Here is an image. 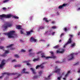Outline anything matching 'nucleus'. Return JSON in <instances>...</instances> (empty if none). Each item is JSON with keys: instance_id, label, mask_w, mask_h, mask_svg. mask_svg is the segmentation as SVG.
Returning a JSON list of instances; mask_svg holds the SVG:
<instances>
[{"instance_id": "49530a36", "label": "nucleus", "mask_w": 80, "mask_h": 80, "mask_svg": "<svg viewBox=\"0 0 80 80\" xmlns=\"http://www.w3.org/2000/svg\"><path fill=\"white\" fill-rule=\"evenodd\" d=\"M69 36L71 37V38H73V35L70 34Z\"/></svg>"}, {"instance_id": "bf43d9fd", "label": "nucleus", "mask_w": 80, "mask_h": 80, "mask_svg": "<svg viewBox=\"0 0 80 80\" xmlns=\"http://www.w3.org/2000/svg\"><path fill=\"white\" fill-rule=\"evenodd\" d=\"M15 67H18V65H15Z\"/></svg>"}, {"instance_id": "0e129e2a", "label": "nucleus", "mask_w": 80, "mask_h": 80, "mask_svg": "<svg viewBox=\"0 0 80 80\" xmlns=\"http://www.w3.org/2000/svg\"><path fill=\"white\" fill-rule=\"evenodd\" d=\"M78 53H75V55H78Z\"/></svg>"}, {"instance_id": "c9c22d12", "label": "nucleus", "mask_w": 80, "mask_h": 80, "mask_svg": "<svg viewBox=\"0 0 80 80\" xmlns=\"http://www.w3.org/2000/svg\"><path fill=\"white\" fill-rule=\"evenodd\" d=\"M29 62V61H24L23 62V63H28Z\"/></svg>"}, {"instance_id": "6e6552de", "label": "nucleus", "mask_w": 80, "mask_h": 80, "mask_svg": "<svg viewBox=\"0 0 80 80\" xmlns=\"http://www.w3.org/2000/svg\"><path fill=\"white\" fill-rule=\"evenodd\" d=\"M64 51H65V50L62 49V51H59L58 50L57 51V53H64Z\"/></svg>"}, {"instance_id": "f8f14e48", "label": "nucleus", "mask_w": 80, "mask_h": 80, "mask_svg": "<svg viewBox=\"0 0 80 80\" xmlns=\"http://www.w3.org/2000/svg\"><path fill=\"white\" fill-rule=\"evenodd\" d=\"M25 70L26 69L25 68H24L23 70L21 72V73L23 74V73H28V72H26Z\"/></svg>"}, {"instance_id": "a211bd4d", "label": "nucleus", "mask_w": 80, "mask_h": 80, "mask_svg": "<svg viewBox=\"0 0 80 80\" xmlns=\"http://www.w3.org/2000/svg\"><path fill=\"white\" fill-rule=\"evenodd\" d=\"M5 73H7V72H5L3 73H2V75L1 76H0V79H1V78L2 79H3V77H4V75H7V74H4Z\"/></svg>"}, {"instance_id": "39448f33", "label": "nucleus", "mask_w": 80, "mask_h": 80, "mask_svg": "<svg viewBox=\"0 0 80 80\" xmlns=\"http://www.w3.org/2000/svg\"><path fill=\"white\" fill-rule=\"evenodd\" d=\"M4 74H6L7 75H18V73L17 72H16V73L13 72L12 73L5 72V73H4Z\"/></svg>"}, {"instance_id": "7ed1b4c3", "label": "nucleus", "mask_w": 80, "mask_h": 80, "mask_svg": "<svg viewBox=\"0 0 80 80\" xmlns=\"http://www.w3.org/2000/svg\"><path fill=\"white\" fill-rule=\"evenodd\" d=\"M49 52L51 53V57L49 56L45 57L46 59H48L49 58H55L56 57L54 56V53L53 51L50 52Z\"/></svg>"}, {"instance_id": "69168bd1", "label": "nucleus", "mask_w": 80, "mask_h": 80, "mask_svg": "<svg viewBox=\"0 0 80 80\" xmlns=\"http://www.w3.org/2000/svg\"><path fill=\"white\" fill-rule=\"evenodd\" d=\"M59 61H56V63H59Z\"/></svg>"}, {"instance_id": "72a5a7b5", "label": "nucleus", "mask_w": 80, "mask_h": 80, "mask_svg": "<svg viewBox=\"0 0 80 80\" xmlns=\"http://www.w3.org/2000/svg\"><path fill=\"white\" fill-rule=\"evenodd\" d=\"M79 62H78L77 63H75L74 64V65H79Z\"/></svg>"}, {"instance_id": "de8ad7c7", "label": "nucleus", "mask_w": 80, "mask_h": 80, "mask_svg": "<svg viewBox=\"0 0 80 80\" xmlns=\"http://www.w3.org/2000/svg\"><path fill=\"white\" fill-rule=\"evenodd\" d=\"M41 57H42V58H45V56L44 55H43L41 56Z\"/></svg>"}, {"instance_id": "bb28decb", "label": "nucleus", "mask_w": 80, "mask_h": 80, "mask_svg": "<svg viewBox=\"0 0 80 80\" xmlns=\"http://www.w3.org/2000/svg\"><path fill=\"white\" fill-rule=\"evenodd\" d=\"M12 18H14L15 19H18L19 18L18 17L16 16H13Z\"/></svg>"}, {"instance_id": "4d7b16f0", "label": "nucleus", "mask_w": 80, "mask_h": 80, "mask_svg": "<svg viewBox=\"0 0 80 80\" xmlns=\"http://www.w3.org/2000/svg\"><path fill=\"white\" fill-rule=\"evenodd\" d=\"M41 55H42H42H44V53H42L41 54Z\"/></svg>"}, {"instance_id": "1a4fd4ad", "label": "nucleus", "mask_w": 80, "mask_h": 80, "mask_svg": "<svg viewBox=\"0 0 80 80\" xmlns=\"http://www.w3.org/2000/svg\"><path fill=\"white\" fill-rule=\"evenodd\" d=\"M30 41L31 42H37V40L35 39V38H33V37H31V39H30Z\"/></svg>"}, {"instance_id": "aec40b11", "label": "nucleus", "mask_w": 80, "mask_h": 80, "mask_svg": "<svg viewBox=\"0 0 80 80\" xmlns=\"http://www.w3.org/2000/svg\"><path fill=\"white\" fill-rule=\"evenodd\" d=\"M30 69L32 70L33 72V74H35V73H36V72H35V69H33V68H31Z\"/></svg>"}, {"instance_id": "2eb2a0df", "label": "nucleus", "mask_w": 80, "mask_h": 80, "mask_svg": "<svg viewBox=\"0 0 80 80\" xmlns=\"http://www.w3.org/2000/svg\"><path fill=\"white\" fill-rule=\"evenodd\" d=\"M16 28H17V29H18V30H20V29L21 30V29H22V26L20 25L16 26Z\"/></svg>"}, {"instance_id": "f3484780", "label": "nucleus", "mask_w": 80, "mask_h": 80, "mask_svg": "<svg viewBox=\"0 0 80 80\" xmlns=\"http://www.w3.org/2000/svg\"><path fill=\"white\" fill-rule=\"evenodd\" d=\"M54 72H55V73H59L60 72V69H57Z\"/></svg>"}, {"instance_id": "e433bc0d", "label": "nucleus", "mask_w": 80, "mask_h": 80, "mask_svg": "<svg viewBox=\"0 0 80 80\" xmlns=\"http://www.w3.org/2000/svg\"><path fill=\"white\" fill-rule=\"evenodd\" d=\"M42 52V51H39L37 53V54H40V53H41Z\"/></svg>"}, {"instance_id": "a19ab883", "label": "nucleus", "mask_w": 80, "mask_h": 80, "mask_svg": "<svg viewBox=\"0 0 80 80\" xmlns=\"http://www.w3.org/2000/svg\"><path fill=\"white\" fill-rule=\"evenodd\" d=\"M39 74H40V75H42V71H40L39 73Z\"/></svg>"}, {"instance_id": "37998d69", "label": "nucleus", "mask_w": 80, "mask_h": 80, "mask_svg": "<svg viewBox=\"0 0 80 80\" xmlns=\"http://www.w3.org/2000/svg\"><path fill=\"white\" fill-rule=\"evenodd\" d=\"M67 43H66L65 45L64 46H63V48H66V47L67 46V44H66Z\"/></svg>"}, {"instance_id": "603ef678", "label": "nucleus", "mask_w": 80, "mask_h": 80, "mask_svg": "<svg viewBox=\"0 0 80 80\" xmlns=\"http://www.w3.org/2000/svg\"><path fill=\"white\" fill-rule=\"evenodd\" d=\"M60 78H61V77H59L58 78V80H60Z\"/></svg>"}, {"instance_id": "c85d7f7f", "label": "nucleus", "mask_w": 80, "mask_h": 80, "mask_svg": "<svg viewBox=\"0 0 80 80\" xmlns=\"http://www.w3.org/2000/svg\"><path fill=\"white\" fill-rule=\"evenodd\" d=\"M14 57H16V58H20V57L19 56H18V55L17 54L15 55Z\"/></svg>"}, {"instance_id": "5fc2aeb1", "label": "nucleus", "mask_w": 80, "mask_h": 80, "mask_svg": "<svg viewBox=\"0 0 80 80\" xmlns=\"http://www.w3.org/2000/svg\"><path fill=\"white\" fill-rule=\"evenodd\" d=\"M68 74L67 73L65 76V77H67L68 76Z\"/></svg>"}, {"instance_id": "09e8293b", "label": "nucleus", "mask_w": 80, "mask_h": 80, "mask_svg": "<svg viewBox=\"0 0 80 80\" xmlns=\"http://www.w3.org/2000/svg\"><path fill=\"white\" fill-rule=\"evenodd\" d=\"M33 55V53H31L29 54L30 56H32V55Z\"/></svg>"}, {"instance_id": "13d9d810", "label": "nucleus", "mask_w": 80, "mask_h": 80, "mask_svg": "<svg viewBox=\"0 0 80 80\" xmlns=\"http://www.w3.org/2000/svg\"><path fill=\"white\" fill-rule=\"evenodd\" d=\"M2 9L3 10H6V8H5V7H4Z\"/></svg>"}, {"instance_id": "f704fd0d", "label": "nucleus", "mask_w": 80, "mask_h": 80, "mask_svg": "<svg viewBox=\"0 0 80 80\" xmlns=\"http://www.w3.org/2000/svg\"><path fill=\"white\" fill-rule=\"evenodd\" d=\"M39 67H40V65H37L36 67V69H37L38 68H39Z\"/></svg>"}, {"instance_id": "774afa93", "label": "nucleus", "mask_w": 80, "mask_h": 80, "mask_svg": "<svg viewBox=\"0 0 80 80\" xmlns=\"http://www.w3.org/2000/svg\"><path fill=\"white\" fill-rule=\"evenodd\" d=\"M78 80H80V78H78Z\"/></svg>"}, {"instance_id": "cd10ccee", "label": "nucleus", "mask_w": 80, "mask_h": 80, "mask_svg": "<svg viewBox=\"0 0 80 80\" xmlns=\"http://www.w3.org/2000/svg\"><path fill=\"white\" fill-rule=\"evenodd\" d=\"M9 1H10V0H5L3 1V3H7Z\"/></svg>"}, {"instance_id": "864d4df0", "label": "nucleus", "mask_w": 80, "mask_h": 80, "mask_svg": "<svg viewBox=\"0 0 80 80\" xmlns=\"http://www.w3.org/2000/svg\"><path fill=\"white\" fill-rule=\"evenodd\" d=\"M27 65H30V64L27 62Z\"/></svg>"}, {"instance_id": "7c9ffc66", "label": "nucleus", "mask_w": 80, "mask_h": 80, "mask_svg": "<svg viewBox=\"0 0 80 80\" xmlns=\"http://www.w3.org/2000/svg\"><path fill=\"white\" fill-rule=\"evenodd\" d=\"M40 29H44V27L43 26H41L39 28V30H40Z\"/></svg>"}, {"instance_id": "8fccbe9b", "label": "nucleus", "mask_w": 80, "mask_h": 80, "mask_svg": "<svg viewBox=\"0 0 80 80\" xmlns=\"http://www.w3.org/2000/svg\"><path fill=\"white\" fill-rule=\"evenodd\" d=\"M21 67V65L19 64L18 65V67Z\"/></svg>"}, {"instance_id": "338daca9", "label": "nucleus", "mask_w": 80, "mask_h": 80, "mask_svg": "<svg viewBox=\"0 0 80 80\" xmlns=\"http://www.w3.org/2000/svg\"><path fill=\"white\" fill-rule=\"evenodd\" d=\"M80 10V8H78V10Z\"/></svg>"}, {"instance_id": "4be33fe9", "label": "nucleus", "mask_w": 80, "mask_h": 80, "mask_svg": "<svg viewBox=\"0 0 80 80\" xmlns=\"http://www.w3.org/2000/svg\"><path fill=\"white\" fill-rule=\"evenodd\" d=\"M43 20L44 21H45L46 22H47L48 23L49 22V21L47 20V18H44Z\"/></svg>"}, {"instance_id": "ea45409f", "label": "nucleus", "mask_w": 80, "mask_h": 80, "mask_svg": "<svg viewBox=\"0 0 80 80\" xmlns=\"http://www.w3.org/2000/svg\"><path fill=\"white\" fill-rule=\"evenodd\" d=\"M64 30L65 32H67V29L66 28H64Z\"/></svg>"}, {"instance_id": "393cba45", "label": "nucleus", "mask_w": 80, "mask_h": 80, "mask_svg": "<svg viewBox=\"0 0 80 80\" xmlns=\"http://www.w3.org/2000/svg\"><path fill=\"white\" fill-rule=\"evenodd\" d=\"M39 60V58H34L33 59V62H35L36 61H38Z\"/></svg>"}, {"instance_id": "ddd939ff", "label": "nucleus", "mask_w": 80, "mask_h": 80, "mask_svg": "<svg viewBox=\"0 0 80 80\" xmlns=\"http://www.w3.org/2000/svg\"><path fill=\"white\" fill-rule=\"evenodd\" d=\"M8 53H9V51H8L6 50L5 52V53H4L3 55H2V57H6V56H7L6 54L7 53L8 54Z\"/></svg>"}, {"instance_id": "5701e85b", "label": "nucleus", "mask_w": 80, "mask_h": 80, "mask_svg": "<svg viewBox=\"0 0 80 80\" xmlns=\"http://www.w3.org/2000/svg\"><path fill=\"white\" fill-rule=\"evenodd\" d=\"M43 64H44V63H42V64L39 65L40 67L41 68H44V66L43 65Z\"/></svg>"}, {"instance_id": "6e6d98bb", "label": "nucleus", "mask_w": 80, "mask_h": 80, "mask_svg": "<svg viewBox=\"0 0 80 80\" xmlns=\"http://www.w3.org/2000/svg\"><path fill=\"white\" fill-rule=\"evenodd\" d=\"M32 49H30L29 50V52H31V51H32Z\"/></svg>"}, {"instance_id": "473e14b6", "label": "nucleus", "mask_w": 80, "mask_h": 80, "mask_svg": "<svg viewBox=\"0 0 80 80\" xmlns=\"http://www.w3.org/2000/svg\"><path fill=\"white\" fill-rule=\"evenodd\" d=\"M38 78V76H35L33 77V79H35V78Z\"/></svg>"}, {"instance_id": "4468645a", "label": "nucleus", "mask_w": 80, "mask_h": 80, "mask_svg": "<svg viewBox=\"0 0 80 80\" xmlns=\"http://www.w3.org/2000/svg\"><path fill=\"white\" fill-rule=\"evenodd\" d=\"M6 24L8 25V27H10L12 26V24L10 23V22H6Z\"/></svg>"}, {"instance_id": "c03bdc74", "label": "nucleus", "mask_w": 80, "mask_h": 80, "mask_svg": "<svg viewBox=\"0 0 80 80\" xmlns=\"http://www.w3.org/2000/svg\"><path fill=\"white\" fill-rule=\"evenodd\" d=\"M52 28L53 29H55V28H56V27H55V26H52Z\"/></svg>"}, {"instance_id": "9d476101", "label": "nucleus", "mask_w": 80, "mask_h": 80, "mask_svg": "<svg viewBox=\"0 0 80 80\" xmlns=\"http://www.w3.org/2000/svg\"><path fill=\"white\" fill-rule=\"evenodd\" d=\"M34 32H33V31L32 30H31L29 32H27V35H30L31 34V33H32Z\"/></svg>"}, {"instance_id": "2f4dec72", "label": "nucleus", "mask_w": 80, "mask_h": 80, "mask_svg": "<svg viewBox=\"0 0 80 80\" xmlns=\"http://www.w3.org/2000/svg\"><path fill=\"white\" fill-rule=\"evenodd\" d=\"M12 45H13V44H11L10 45L6 46V48H10V47H12Z\"/></svg>"}, {"instance_id": "680f3d73", "label": "nucleus", "mask_w": 80, "mask_h": 80, "mask_svg": "<svg viewBox=\"0 0 80 80\" xmlns=\"http://www.w3.org/2000/svg\"><path fill=\"white\" fill-rule=\"evenodd\" d=\"M20 42H23V41L22 39H20Z\"/></svg>"}, {"instance_id": "e2e57ef3", "label": "nucleus", "mask_w": 80, "mask_h": 80, "mask_svg": "<svg viewBox=\"0 0 80 80\" xmlns=\"http://www.w3.org/2000/svg\"><path fill=\"white\" fill-rule=\"evenodd\" d=\"M80 32H79L78 34V35H80Z\"/></svg>"}, {"instance_id": "dca6fc26", "label": "nucleus", "mask_w": 80, "mask_h": 80, "mask_svg": "<svg viewBox=\"0 0 80 80\" xmlns=\"http://www.w3.org/2000/svg\"><path fill=\"white\" fill-rule=\"evenodd\" d=\"M17 75H17V77L14 78V79H16L17 78H18L19 77H21V76H22V74H17Z\"/></svg>"}, {"instance_id": "f03ea898", "label": "nucleus", "mask_w": 80, "mask_h": 80, "mask_svg": "<svg viewBox=\"0 0 80 80\" xmlns=\"http://www.w3.org/2000/svg\"><path fill=\"white\" fill-rule=\"evenodd\" d=\"M12 17H13V15L11 14H8L7 15L2 14L0 15V18L1 20H2V18H11Z\"/></svg>"}, {"instance_id": "412c9836", "label": "nucleus", "mask_w": 80, "mask_h": 80, "mask_svg": "<svg viewBox=\"0 0 80 80\" xmlns=\"http://www.w3.org/2000/svg\"><path fill=\"white\" fill-rule=\"evenodd\" d=\"M20 32L21 34H23V32H24V29L22 28L20 30Z\"/></svg>"}, {"instance_id": "20e7f679", "label": "nucleus", "mask_w": 80, "mask_h": 80, "mask_svg": "<svg viewBox=\"0 0 80 80\" xmlns=\"http://www.w3.org/2000/svg\"><path fill=\"white\" fill-rule=\"evenodd\" d=\"M5 59H3L2 61L1 64H0V68H3V67H4L5 65Z\"/></svg>"}, {"instance_id": "a18cd8bd", "label": "nucleus", "mask_w": 80, "mask_h": 80, "mask_svg": "<svg viewBox=\"0 0 80 80\" xmlns=\"http://www.w3.org/2000/svg\"><path fill=\"white\" fill-rule=\"evenodd\" d=\"M63 35H64V34L62 33L61 35V37H62V36H63Z\"/></svg>"}, {"instance_id": "f257e3e1", "label": "nucleus", "mask_w": 80, "mask_h": 80, "mask_svg": "<svg viewBox=\"0 0 80 80\" xmlns=\"http://www.w3.org/2000/svg\"><path fill=\"white\" fill-rule=\"evenodd\" d=\"M3 34L5 35H8V38H14L17 37V34L15 33V31H10L8 33H4Z\"/></svg>"}, {"instance_id": "3c124183", "label": "nucleus", "mask_w": 80, "mask_h": 80, "mask_svg": "<svg viewBox=\"0 0 80 80\" xmlns=\"http://www.w3.org/2000/svg\"><path fill=\"white\" fill-rule=\"evenodd\" d=\"M70 73V71H69L68 72L67 74L68 75Z\"/></svg>"}, {"instance_id": "6ab92c4d", "label": "nucleus", "mask_w": 80, "mask_h": 80, "mask_svg": "<svg viewBox=\"0 0 80 80\" xmlns=\"http://www.w3.org/2000/svg\"><path fill=\"white\" fill-rule=\"evenodd\" d=\"M3 27L4 28H5V30H6V29H7V28H8V26L6 24H4L3 26Z\"/></svg>"}, {"instance_id": "a878e982", "label": "nucleus", "mask_w": 80, "mask_h": 80, "mask_svg": "<svg viewBox=\"0 0 80 80\" xmlns=\"http://www.w3.org/2000/svg\"><path fill=\"white\" fill-rule=\"evenodd\" d=\"M76 45V43H73V44H72L71 45V47H75Z\"/></svg>"}, {"instance_id": "c756f323", "label": "nucleus", "mask_w": 80, "mask_h": 80, "mask_svg": "<svg viewBox=\"0 0 80 80\" xmlns=\"http://www.w3.org/2000/svg\"><path fill=\"white\" fill-rule=\"evenodd\" d=\"M58 47H59L58 45H56L55 46H54L53 47V48L55 49L58 48Z\"/></svg>"}, {"instance_id": "9b49d317", "label": "nucleus", "mask_w": 80, "mask_h": 80, "mask_svg": "<svg viewBox=\"0 0 80 80\" xmlns=\"http://www.w3.org/2000/svg\"><path fill=\"white\" fill-rule=\"evenodd\" d=\"M71 43H72V38H71L68 40V42L66 43V45H68V44Z\"/></svg>"}, {"instance_id": "423d86ee", "label": "nucleus", "mask_w": 80, "mask_h": 80, "mask_svg": "<svg viewBox=\"0 0 80 80\" xmlns=\"http://www.w3.org/2000/svg\"><path fill=\"white\" fill-rule=\"evenodd\" d=\"M74 54L75 53H72L69 56L70 59H68V60H72L73 59V58H74V56H73Z\"/></svg>"}, {"instance_id": "58836bf2", "label": "nucleus", "mask_w": 80, "mask_h": 80, "mask_svg": "<svg viewBox=\"0 0 80 80\" xmlns=\"http://www.w3.org/2000/svg\"><path fill=\"white\" fill-rule=\"evenodd\" d=\"M4 47L3 46H0V49H3Z\"/></svg>"}, {"instance_id": "4c0bfd02", "label": "nucleus", "mask_w": 80, "mask_h": 80, "mask_svg": "<svg viewBox=\"0 0 80 80\" xmlns=\"http://www.w3.org/2000/svg\"><path fill=\"white\" fill-rule=\"evenodd\" d=\"M21 52H25V50L23 49H22L21 50Z\"/></svg>"}, {"instance_id": "79ce46f5", "label": "nucleus", "mask_w": 80, "mask_h": 80, "mask_svg": "<svg viewBox=\"0 0 80 80\" xmlns=\"http://www.w3.org/2000/svg\"><path fill=\"white\" fill-rule=\"evenodd\" d=\"M17 62V60L15 59H14L12 61V62Z\"/></svg>"}, {"instance_id": "b1692460", "label": "nucleus", "mask_w": 80, "mask_h": 80, "mask_svg": "<svg viewBox=\"0 0 80 80\" xmlns=\"http://www.w3.org/2000/svg\"><path fill=\"white\" fill-rule=\"evenodd\" d=\"M50 76H51V75L50 74L48 77V78H45V80H48L49 79H50Z\"/></svg>"}, {"instance_id": "0eeeda50", "label": "nucleus", "mask_w": 80, "mask_h": 80, "mask_svg": "<svg viewBox=\"0 0 80 80\" xmlns=\"http://www.w3.org/2000/svg\"><path fill=\"white\" fill-rule=\"evenodd\" d=\"M66 5H67V4L64 3L62 4V5H60L59 6L58 8L59 9H61V8H64V7H65V6H66Z\"/></svg>"}, {"instance_id": "052dcab7", "label": "nucleus", "mask_w": 80, "mask_h": 80, "mask_svg": "<svg viewBox=\"0 0 80 80\" xmlns=\"http://www.w3.org/2000/svg\"><path fill=\"white\" fill-rule=\"evenodd\" d=\"M54 34H55V32H53V33H52V35H54Z\"/></svg>"}]
</instances>
